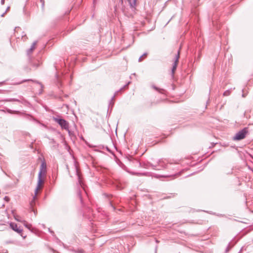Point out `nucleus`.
Returning <instances> with one entry per match:
<instances>
[{"instance_id": "nucleus-1", "label": "nucleus", "mask_w": 253, "mask_h": 253, "mask_svg": "<svg viewBox=\"0 0 253 253\" xmlns=\"http://www.w3.org/2000/svg\"><path fill=\"white\" fill-rule=\"evenodd\" d=\"M53 119L62 129L69 130V123L65 120L58 117H54Z\"/></svg>"}, {"instance_id": "nucleus-2", "label": "nucleus", "mask_w": 253, "mask_h": 253, "mask_svg": "<svg viewBox=\"0 0 253 253\" xmlns=\"http://www.w3.org/2000/svg\"><path fill=\"white\" fill-rule=\"evenodd\" d=\"M248 132L247 127H245L240 131H238L233 137L234 140H240L245 138L247 133Z\"/></svg>"}, {"instance_id": "nucleus-3", "label": "nucleus", "mask_w": 253, "mask_h": 253, "mask_svg": "<svg viewBox=\"0 0 253 253\" xmlns=\"http://www.w3.org/2000/svg\"><path fill=\"white\" fill-rule=\"evenodd\" d=\"M43 176V175H41V174H38V184L36 189L35 191V195L33 197V200H35L36 199L38 191L42 187V185L44 182V180L42 178Z\"/></svg>"}, {"instance_id": "nucleus-4", "label": "nucleus", "mask_w": 253, "mask_h": 253, "mask_svg": "<svg viewBox=\"0 0 253 253\" xmlns=\"http://www.w3.org/2000/svg\"><path fill=\"white\" fill-rule=\"evenodd\" d=\"M179 54H180V51L179 50L178 51L177 55L175 56V61L172 65V70H171V72H172V75L174 74V72H175V71L176 69L177 66V63H178L179 58Z\"/></svg>"}, {"instance_id": "nucleus-5", "label": "nucleus", "mask_w": 253, "mask_h": 253, "mask_svg": "<svg viewBox=\"0 0 253 253\" xmlns=\"http://www.w3.org/2000/svg\"><path fill=\"white\" fill-rule=\"evenodd\" d=\"M46 172V165L44 162H42L40 166V171L39 174H41V175L44 176Z\"/></svg>"}, {"instance_id": "nucleus-6", "label": "nucleus", "mask_w": 253, "mask_h": 253, "mask_svg": "<svg viewBox=\"0 0 253 253\" xmlns=\"http://www.w3.org/2000/svg\"><path fill=\"white\" fill-rule=\"evenodd\" d=\"M10 226L13 230H14V231L20 234L22 232L23 230L20 227H18L17 225L15 223L12 222L10 223Z\"/></svg>"}, {"instance_id": "nucleus-7", "label": "nucleus", "mask_w": 253, "mask_h": 253, "mask_svg": "<svg viewBox=\"0 0 253 253\" xmlns=\"http://www.w3.org/2000/svg\"><path fill=\"white\" fill-rule=\"evenodd\" d=\"M130 7L133 10L135 8L136 5V2L137 0H127Z\"/></svg>"}, {"instance_id": "nucleus-8", "label": "nucleus", "mask_w": 253, "mask_h": 253, "mask_svg": "<svg viewBox=\"0 0 253 253\" xmlns=\"http://www.w3.org/2000/svg\"><path fill=\"white\" fill-rule=\"evenodd\" d=\"M36 44H37V42H34L33 43L30 48L27 51L28 54H30L33 51V50L35 48V46H36Z\"/></svg>"}, {"instance_id": "nucleus-9", "label": "nucleus", "mask_w": 253, "mask_h": 253, "mask_svg": "<svg viewBox=\"0 0 253 253\" xmlns=\"http://www.w3.org/2000/svg\"><path fill=\"white\" fill-rule=\"evenodd\" d=\"M1 101H6V102L16 101V102H20V100L19 99H16V98L6 99L2 100Z\"/></svg>"}, {"instance_id": "nucleus-10", "label": "nucleus", "mask_w": 253, "mask_h": 253, "mask_svg": "<svg viewBox=\"0 0 253 253\" xmlns=\"http://www.w3.org/2000/svg\"><path fill=\"white\" fill-rule=\"evenodd\" d=\"M24 225L28 229L31 230V228L32 227V225L28 223L25 220H23Z\"/></svg>"}, {"instance_id": "nucleus-11", "label": "nucleus", "mask_w": 253, "mask_h": 253, "mask_svg": "<svg viewBox=\"0 0 253 253\" xmlns=\"http://www.w3.org/2000/svg\"><path fill=\"white\" fill-rule=\"evenodd\" d=\"M152 87L154 89H155L156 90H157V91H159V92L162 93H163V91H164V89L159 88L158 87H157V86H155V85H152Z\"/></svg>"}, {"instance_id": "nucleus-12", "label": "nucleus", "mask_w": 253, "mask_h": 253, "mask_svg": "<svg viewBox=\"0 0 253 253\" xmlns=\"http://www.w3.org/2000/svg\"><path fill=\"white\" fill-rule=\"evenodd\" d=\"M27 81H33L32 80H25L22 81L20 82L15 83H13L12 84H14V85L20 84H22V83H23L24 82H27Z\"/></svg>"}, {"instance_id": "nucleus-13", "label": "nucleus", "mask_w": 253, "mask_h": 253, "mask_svg": "<svg viewBox=\"0 0 253 253\" xmlns=\"http://www.w3.org/2000/svg\"><path fill=\"white\" fill-rule=\"evenodd\" d=\"M15 219L17 221H18L21 222H22V223H23V220H22V219H21V218H20V217H19V216H16V217H15Z\"/></svg>"}, {"instance_id": "nucleus-14", "label": "nucleus", "mask_w": 253, "mask_h": 253, "mask_svg": "<svg viewBox=\"0 0 253 253\" xmlns=\"http://www.w3.org/2000/svg\"><path fill=\"white\" fill-rule=\"evenodd\" d=\"M230 94V91L229 90H226L225 91L224 93H223V95L224 96H227V95H229Z\"/></svg>"}, {"instance_id": "nucleus-15", "label": "nucleus", "mask_w": 253, "mask_h": 253, "mask_svg": "<svg viewBox=\"0 0 253 253\" xmlns=\"http://www.w3.org/2000/svg\"><path fill=\"white\" fill-rule=\"evenodd\" d=\"M40 63L39 62L38 63H36V64L33 63V67L37 68L38 67H39L40 66Z\"/></svg>"}, {"instance_id": "nucleus-16", "label": "nucleus", "mask_w": 253, "mask_h": 253, "mask_svg": "<svg viewBox=\"0 0 253 253\" xmlns=\"http://www.w3.org/2000/svg\"><path fill=\"white\" fill-rule=\"evenodd\" d=\"M7 111L9 113H14V112H16V111H12L11 110L9 109H7Z\"/></svg>"}, {"instance_id": "nucleus-17", "label": "nucleus", "mask_w": 253, "mask_h": 253, "mask_svg": "<svg viewBox=\"0 0 253 253\" xmlns=\"http://www.w3.org/2000/svg\"><path fill=\"white\" fill-rule=\"evenodd\" d=\"M118 91H117L115 92V94L114 95V96L112 97L111 98V101H113V100L114 99L115 97V96L117 95V94L118 93Z\"/></svg>"}, {"instance_id": "nucleus-18", "label": "nucleus", "mask_w": 253, "mask_h": 253, "mask_svg": "<svg viewBox=\"0 0 253 253\" xmlns=\"http://www.w3.org/2000/svg\"><path fill=\"white\" fill-rule=\"evenodd\" d=\"M142 60V56H140L138 59L139 62H141Z\"/></svg>"}, {"instance_id": "nucleus-19", "label": "nucleus", "mask_w": 253, "mask_h": 253, "mask_svg": "<svg viewBox=\"0 0 253 253\" xmlns=\"http://www.w3.org/2000/svg\"><path fill=\"white\" fill-rule=\"evenodd\" d=\"M4 2H5V0H1V4L2 5L4 4Z\"/></svg>"}, {"instance_id": "nucleus-20", "label": "nucleus", "mask_w": 253, "mask_h": 253, "mask_svg": "<svg viewBox=\"0 0 253 253\" xmlns=\"http://www.w3.org/2000/svg\"><path fill=\"white\" fill-rule=\"evenodd\" d=\"M4 199H5L6 201H8L9 200V198H8V197H5Z\"/></svg>"}, {"instance_id": "nucleus-21", "label": "nucleus", "mask_w": 253, "mask_h": 253, "mask_svg": "<svg viewBox=\"0 0 253 253\" xmlns=\"http://www.w3.org/2000/svg\"><path fill=\"white\" fill-rule=\"evenodd\" d=\"M152 167L153 168V169H157L155 168L156 166H154V165H151Z\"/></svg>"}, {"instance_id": "nucleus-22", "label": "nucleus", "mask_w": 253, "mask_h": 253, "mask_svg": "<svg viewBox=\"0 0 253 253\" xmlns=\"http://www.w3.org/2000/svg\"><path fill=\"white\" fill-rule=\"evenodd\" d=\"M78 195H79V196L80 197L81 201H82V198H81V194H80V192L78 193Z\"/></svg>"}, {"instance_id": "nucleus-23", "label": "nucleus", "mask_w": 253, "mask_h": 253, "mask_svg": "<svg viewBox=\"0 0 253 253\" xmlns=\"http://www.w3.org/2000/svg\"><path fill=\"white\" fill-rule=\"evenodd\" d=\"M127 84H126L123 88H122L120 90L123 89L124 88H125Z\"/></svg>"}, {"instance_id": "nucleus-24", "label": "nucleus", "mask_w": 253, "mask_h": 253, "mask_svg": "<svg viewBox=\"0 0 253 253\" xmlns=\"http://www.w3.org/2000/svg\"><path fill=\"white\" fill-rule=\"evenodd\" d=\"M169 176H164V175H161V177H169Z\"/></svg>"}, {"instance_id": "nucleus-25", "label": "nucleus", "mask_w": 253, "mask_h": 253, "mask_svg": "<svg viewBox=\"0 0 253 253\" xmlns=\"http://www.w3.org/2000/svg\"><path fill=\"white\" fill-rule=\"evenodd\" d=\"M146 55H147V53H144V54H143V55H142V57H143V56H146Z\"/></svg>"}, {"instance_id": "nucleus-26", "label": "nucleus", "mask_w": 253, "mask_h": 253, "mask_svg": "<svg viewBox=\"0 0 253 253\" xmlns=\"http://www.w3.org/2000/svg\"><path fill=\"white\" fill-rule=\"evenodd\" d=\"M24 37H26V35H24ZM24 38V36H22V38Z\"/></svg>"}, {"instance_id": "nucleus-27", "label": "nucleus", "mask_w": 253, "mask_h": 253, "mask_svg": "<svg viewBox=\"0 0 253 253\" xmlns=\"http://www.w3.org/2000/svg\"><path fill=\"white\" fill-rule=\"evenodd\" d=\"M9 7H7V9H6V11H7V10H8V9H9Z\"/></svg>"}, {"instance_id": "nucleus-28", "label": "nucleus", "mask_w": 253, "mask_h": 253, "mask_svg": "<svg viewBox=\"0 0 253 253\" xmlns=\"http://www.w3.org/2000/svg\"><path fill=\"white\" fill-rule=\"evenodd\" d=\"M82 252H82V250H81V251H80V253H82Z\"/></svg>"}]
</instances>
